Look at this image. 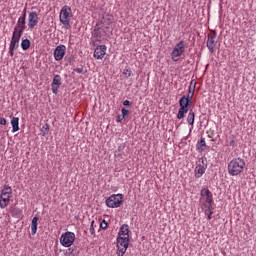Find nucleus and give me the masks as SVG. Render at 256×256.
<instances>
[{"label":"nucleus","mask_w":256,"mask_h":256,"mask_svg":"<svg viewBox=\"0 0 256 256\" xmlns=\"http://www.w3.org/2000/svg\"><path fill=\"white\" fill-rule=\"evenodd\" d=\"M62 79L61 75L57 74L54 76L51 84L52 92L54 95H57L59 93V88L61 87Z\"/></svg>","instance_id":"obj_15"},{"label":"nucleus","mask_w":256,"mask_h":256,"mask_svg":"<svg viewBox=\"0 0 256 256\" xmlns=\"http://www.w3.org/2000/svg\"><path fill=\"white\" fill-rule=\"evenodd\" d=\"M217 45V33L212 31L208 34L207 47L210 53H215V47Z\"/></svg>","instance_id":"obj_12"},{"label":"nucleus","mask_w":256,"mask_h":256,"mask_svg":"<svg viewBox=\"0 0 256 256\" xmlns=\"http://www.w3.org/2000/svg\"><path fill=\"white\" fill-rule=\"evenodd\" d=\"M26 19L27 18H25V16H20L18 18L16 26L14 27V32L22 33V34L25 33V29H27Z\"/></svg>","instance_id":"obj_14"},{"label":"nucleus","mask_w":256,"mask_h":256,"mask_svg":"<svg viewBox=\"0 0 256 256\" xmlns=\"http://www.w3.org/2000/svg\"><path fill=\"white\" fill-rule=\"evenodd\" d=\"M189 108L180 107L177 114V119H183L187 113H189Z\"/></svg>","instance_id":"obj_23"},{"label":"nucleus","mask_w":256,"mask_h":256,"mask_svg":"<svg viewBox=\"0 0 256 256\" xmlns=\"http://www.w3.org/2000/svg\"><path fill=\"white\" fill-rule=\"evenodd\" d=\"M21 47L23 51H27L31 47V41L27 38L22 40Z\"/></svg>","instance_id":"obj_25"},{"label":"nucleus","mask_w":256,"mask_h":256,"mask_svg":"<svg viewBox=\"0 0 256 256\" xmlns=\"http://www.w3.org/2000/svg\"><path fill=\"white\" fill-rule=\"evenodd\" d=\"M73 18V10L69 6H64L59 14L60 23L64 25L65 29L71 27V19Z\"/></svg>","instance_id":"obj_3"},{"label":"nucleus","mask_w":256,"mask_h":256,"mask_svg":"<svg viewBox=\"0 0 256 256\" xmlns=\"http://www.w3.org/2000/svg\"><path fill=\"white\" fill-rule=\"evenodd\" d=\"M198 151H205L207 149V144L205 143V138H201L198 145H197Z\"/></svg>","instance_id":"obj_26"},{"label":"nucleus","mask_w":256,"mask_h":256,"mask_svg":"<svg viewBox=\"0 0 256 256\" xmlns=\"http://www.w3.org/2000/svg\"><path fill=\"white\" fill-rule=\"evenodd\" d=\"M11 197H13V188L9 184H5L0 194V209L9 207Z\"/></svg>","instance_id":"obj_2"},{"label":"nucleus","mask_w":256,"mask_h":256,"mask_svg":"<svg viewBox=\"0 0 256 256\" xmlns=\"http://www.w3.org/2000/svg\"><path fill=\"white\" fill-rule=\"evenodd\" d=\"M93 225H95V220L91 221V226H90L91 235H95V228L93 227Z\"/></svg>","instance_id":"obj_29"},{"label":"nucleus","mask_w":256,"mask_h":256,"mask_svg":"<svg viewBox=\"0 0 256 256\" xmlns=\"http://www.w3.org/2000/svg\"><path fill=\"white\" fill-rule=\"evenodd\" d=\"M117 255L123 256L129 249V238L117 237Z\"/></svg>","instance_id":"obj_9"},{"label":"nucleus","mask_w":256,"mask_h":256,"mask_svg":"<svg viewBox=\"0 0 256 256\" xmlns=\"http://www.w3.org/2000/svg\"><path fill=\"white\" fill-rule=\"evenodd\" d=\"M74 71L76 73H83V74L87 73V70H85L83 67L76 68Z\"/></svg>","instance_id":"obj_31"},{"label":"nucleus","mask_w":256,"mask_h":256,"mask_svg":"<svg viewBox=\"0 0 256 256\" xmlns=\"http://www.w3.org/2000/svg\"><path fill=\"white\" fill-rule=\"evenodd\" d=\"M185 41L181 40L179 41L173 48L171 52V59L172 61H179L181 59L182 55H185Z\"/></svg>","instance_id":"obj_4"},{"label":"nucleus","mask_w":256,"mask_h":256,"mask_svg":"<svg viewBox=\"0 0 256 256\" xmlns=\"http://www.w3.org/2000/svg\"><path fill=\"white\" fill-rule=\"evenodd\" d=\"M245 169V160L242 158H234L228 164V173L232 177L241 175Z\"/></svg>","instance_id":"obj_1"},{"label":"nucleus","mask_w":256,"mask_h":256,"mask_svg":"<svg viewBox=\"0 0 256 256\" xmlns=\"http://www.w3.org/2000/svg\"><path fill=\"white\" fill-rule=\"evenodd\" d=\"M0 125H7V120L5 118H0Z\"/></svg>","instance_id":"obj_34"},{"label":"nucleus","mask_w":256,"mask_h":256,"mask_svg":"<svg viewBox=\"0 0 256 256\" xmlns=\"http://www.w3.org/2000/svg\"><path fill=\"white\" fill-rule=\"evenodd\" d=\"M122 119H125V117H127V115H129V110L122 108Z\"/></svg>","instance_id":"obj_30"},{"label":"nucleus","mask_w":256,"mask_h":256,"mask_svg":"<svg viewBox=\"0 0 256 256\" xmlns=\"http://www.w3.org/2000/svg\"><path fill=\"white\" fill-rule=\"evenodd\" d=\"M22 17H24V19H27V7L23 9Z\"/></svg>","instance_id":"obj_33"},{"label":"nucleus","mask_w":256,"mask_h":256,"mask_svg":"<svg viewBox=\"0 0 256 256\" xmlns=\"http://www.w3.org/2000/svg\"><path fill=\"white\" fill-rule=\"evenodd\" d=\"M65 53H67V46L63 44L58 45L53 53L55 61L63 60V57H65Z\"/></svg>","instance_id":"obj_13"},{"label":"nucleus","mask_w":256,"mask_h":256,"mask_svg":"<svg viewBox=\"0 0 256 256\" xmlns=\"http://www.w3.org/2000/svg\"><path fill=\"white\" fill-rule=\"evenodd\" d=\"M200 195H201V198H200L201 207H208L213 205L214 203L213 193H211L210 189L203 188L201 190Z\"/></svg>","instance_id":"obj_7"},{"label":"nucleus","mask_w":256,"mask_h":256,"mask_svg":"<svg viewBox=\"0 0 256 256\" xmlns=\"http://www.w3.org/2000/svg\"><path fill=\"white\" fill-rule=\"evenodd\" d=\"M49 134V124H44L42 127V135H48Z\"/></svg>","instance_id":"obj_27"},{"label":"nucleus","mask_w":256,"mask_h":256,"mask_svg":"<svg viewBox=\"0 0 256 256\" xmlns=\"http://www.w3.org/2000/svg\"><path fill=\"white\" fill-rule=\"evenodd\" d=\"M202 211L204 212V215H206L208 221H211V219H213L212 215H213V205L211 206H201Z\"/></svg>","instance_id":"obj_18"},{"label":"nucleus","mask_w":256,"mask_h":256,"mask_svg":"<svg viewBox=\"0 0 256 256\" xmlns=\"http://www.w3.org/2000/svg\"><path fill=\"white\" fill-rule=\"evenodd\" d=\"M192 100H193L192 98H189L187 97V95H184L179 100V106L184 108H189V105H191Z\"/></svg>","instance_id":"obj_19"},{"label":"nucleus","mask_w":256,"mask_h":256,"mask_svg":"<svg viewBox=\"0 0 256 256\" xmlns=\"http://www.w3.org/2000/svg\"><path fill=\"white\" fill-rule=\"evenodd\" d=\"M195 87H197V82L192 80L188 87V94L186 95V97H188V99H193V95H195Z\"/></svg>","instance_id":"obj_20"},{"label":"nucleus","mask_w":256,"mask_h":256,"mask_svg":"<svg viewBox=\"0 0 256 256\" xmlns=\"http://www.w3.org/2000/svg\"><path fill=\"white\" fill-rule=\"evenodd\" d=\"M21 37H23L22 33L13 31L8 51L10 57L15 55V49H19V41H21Z\"/></svg>","instance_id":"obj_6"},{"label":"nucleus","mask_w":256,"mask_h":256,"mask_svg":"<svg viewBox=\"0 0 256 256\" xmlns=\"http://www.w3.org/2000/svg\"><path fill=\"white\" fill-rule=\"evenodd\" d=\"M94 36L95 37H101V34L99 33V30H97V29L94 30Z\"/></svg>","instance_id":"obj_36"},{"label":"nucleus","mask_w":256,"mask_h":256,"mask_svg":"<svg viewBox=\"0 0 256 256\" xmlns=\"http://www.w3.org/2000/svg\"><path fill=\"white\" fill-rule=\"evenodd\" d=\"M12 133L19 131V117H13L11 119Z\"/></svg>","instance_id":"obj_21"},{"label":"nucleus","mask_w":256,"mask_h":256,"mask_svg":"<svg viewBox=\"0 0 256 256\" xmlns=\"http://www.w3.org/2000/svg\"><path fill=\"white\" fill-rule=\"evenodd\" d=\"M205 171H207V160L204 158H199L194 169V176L196 179H200V177L205 175Z\"/></svg>","instance_id":"obj_8"},{"label":"nucleus","mask_w":256,"mask_h":256,"mask_svg":"<svg viewBox=\"0 0 256 256\" xmlns=\"http://www.w3.org/2000/svg\"><path fill=\"white\" fill-rule=\"evenodd\" d=\"M188 125H194L195 124V112L193 111V109L189 110L187 119H186Z\"/></svg>","instance_id":"obj_22"},{"label":"nucleus","mask_w":256,"mask_h":256,"mask_svg":"<svg viewBox=\"0 0 256 256\" xmlns=\"http://www.w3.org/2000/svg\"><path fill=\"white\" fill-rule=\"evenodd\" d=\"M37 221H39V218L37 216H35L32 219V223H31V233H32V235H35L37 233Z\"/></svg>","instance_id":"obj_24"},{"label":"nucleus","mask_w":256,"mask_h":256,"mask_svg":"<svg viewBox=\"0 0 256 256\" xmlns=\"http://www.w3.org/2000/svg\"><path fill=\"white\" fill-rule=\"evenodd\" d=\"M123 105H124L125 107H129V105H131V101L125 100V101L123 102Z\"/></svg>","instance_id":"obj_35"},{"label":"nucleus","mask_w":256,"mask_h":256,"mask_svg":"<svg viewBox=\"0 0 256 256\" xmlns=\"http://www.w3.org/2000/svg\"><path fill=\"white\" fill-rule=\"evenodd\" d=\"M60 243L62 247H71L75 243V233L65 232L60 237Z\"/></svg>","instance_id":"obj_10"},{"label":"nucleus","mask_w":256,"mask_h":256,"mask_svg":"<svg viewBox=\"0 0 256 256\" xmlns=\"http://www.w3.org/2000/svg\"><path fill=\"white\" fill-rule=\"evenodd\" d=\"M107 221L103 220L101 223H100V228L101 229H105L107 227Z\"/></svg>","instance_id":"obj_32"},{"label":"nucleus","mask_w":256,"mask_h":256,"mask_svg":"<svg viewBox=\"0 0 256 256\" xmlns=\"http://www.w3.org/2000/svg\"><path fill=\"white\" fill-rule=\"evenodd\" d=\"M106 53H107V46L100 45L95 48L94 57H95V59H103V57H105Z\"/></svg>","instance_id":"obj_16"},{"label":"nucleus","mask_w":256,"mask_h":256,"mask_svg":"<svg viewBox=\"0 0 256 256\" xmlns=\"http://www.w3.org/2000/svg\"><path fill=\"white\" fill-rule=\"evenodd\" d=\"M105 203L110 209H117L123 205V194H112Z\"/></svg>","instance_id":"obj_5"},{"label":"nucleus","mask_w":256,"mask_h":256,"mask_svg":"<svg viewBox=\"0 0 256 256\" xmlns=\"http://www.w3.org/2000/svg\"><path fill=\"white\" fill-rule=\"evenodd\" d=\"M39 24V14L36 11H32L28 14V29L33 31Z\"/></svg>","instance_id":"obj_11"},{"label":"nucleus","mask_w":256,"mask_h":256,"mask_svg":"<svg viewBox=\"0 0 256 256\" xmlns=\"http://www.w3.org/2000/svg\"><path fill=\"white\" fill-rule=\"evenodd\" d=\"M129 233H130L129 225L123 224L120 227V230H119V233H118V237H122L123 239H125V238L129 239Z\"/></svg>","instance_id":"obj_17"},{"label":"nucleus","mask_w":256,"mask_h":256,"mask_svg":"<svg viewBox=\"0 0 256 256\" xmlns=\"http://www.w3.org/2000/svg\"><path fill=\"white\" fill-rule=\"evenodd\" d=\"M123 119H124L123 117L118 116V117H117V121H118V123H121V120H123Z\"/></svg>","instance_id":"obj_37"},{"label":"nucleus","mask_w":256,"mask_h":256,"mask_svg":"<svg viewBox=\"0 0 256 256\" xmlns=\"http://www.w3.org/2000/svg\"><path fill=\"white\" fill-rule=\"evenodd\" d=\"M123 75H125V79H129V77L131 76V70L124 69Z\"/></svg>","instance_id":"obj_28"}]
</instances>
